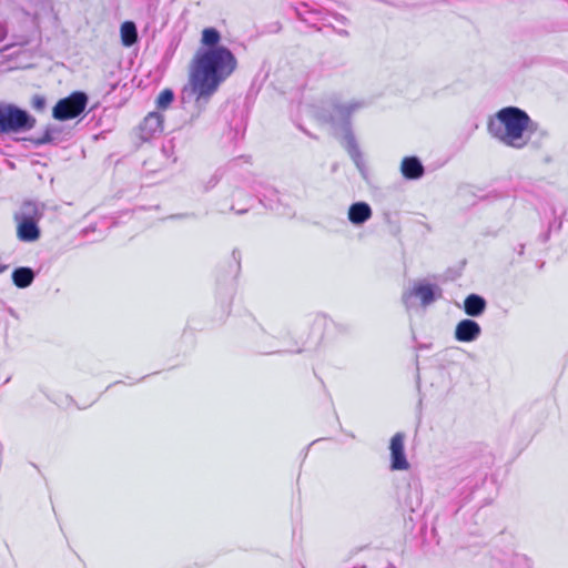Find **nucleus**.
<instances>
[{
    "mask_svg": "<svg viewBox=\"0 0 568 568\" xmlns=\"http://www.w3.org/2000/svg\"><path fill=\"white\" fill-rule=\"evenodd\" d=\"M43 216L42 207L33 201L22 203L13 215L17 223V237L21 242L32 243L40 239L39 221Z\"/></svg>",
    "mask_w": 568,
    "mask_h": 568,
    "instance_id": "obj_4",
    "label": "nucleus"
},
{
    "mask_svg": "<svg viewBox=\"0 0 568 568\" xmlns=\"http://www.w3.org/2000/svg\"><path fill=\"white\" fill-rule=\"evenodd\" d=\"M442 297V288L426 281H416L403 292L402 301L407 310L412 308L418 300L420 306L428 307L437 298Z\"/></svg>",
    "mask_w": 568,
    "mask_h": 568,
    "instance_id": "obj_6",
    "label": "nucleus"
},
{
    "mask_svg": "<svg viewBox=\"0 0 568 568\" xmlns=\"http://www.w3.org/2000/svg\"><path fill=\"white\" fill-rule=\"evenodd\" d=\"M373 215L372 207L366 202L353 203L347 213V217L353 225H362Z\"/></svg>",
    "mask_w": 568,
    "mask_h": 568,
    "instance_id": "obj_11",
    "label": "nucleus"
},
{
    "mask_svg": "<svg viewBox=\"0 0 568 568\" xmlns=\"http://www.w3.org/2000/svg\"><path fill=\"white\" fill-rule=\"evenodd\" d=\"M7 270L6 265L0 264V274L3 273Z\"/></svg>",
    "mask_w": 568,
    "mask_h": 568,
    "instance_id": "obj_19",
    "label": "nucleus"
},
{
    "mask_svg": "<svg viewBox=\"0 0 568 568\" xmlns=\"http://www.w3.org/2000/svg\"><path fill=\"white\" fill-rule=\"evenodd\" d=\"M363 106V102L352 100L334 104L331 113V120L333 124L341 125V132L336 134L341 139L342 145L345 148L348 155L362 174L365 172V162L355 136L351 131L349 119L353 113L357 112Z\"/></svg>",
    "mask_w": 568,
    "mask_h": 568,
    "instance_id": "obj_3",
    "label": "nucleus"
},
{
    "mask_svg": "<svg viewBox=\"0 0 568 568\" xmlns=\"http://www.w3.org/2000/svg\"><path fill=\"white\" fill-rule=\"evenodd\" d=\"M400 172L407 180H418L424 175V166L418 158H404L400 164Z\"/></svg>",
    "mask_w": 568,
    "mask_h": 568,
    "instance_id": "obj_12",
    "label": "nucleus"
},
{
    "mask_svg": "<svg viewBox=\"0 0 568 568\" xmlns=\"http://www.w3.org/2000/svg\"><path fill=\"white\" fill-rule=\"evenodd\" d=\"M87 103L88 97L83 92H73L55 104L53 116L60 121L73 119L84 111Z\"/></svg>",
    "mask_w": 568,
    "mask_h": 568,
    "instance_id": "obj_7",
    "label": "nucleus"
},
{
    "mask_svg": "<svg viewBox=\"0 0 568 568\" xmlns=\"http://www.w3.org/2000/svg\"><path fill=\"white\" fill-rule=\"evenodd\" d=\"M173 99V92L170 89H165L159 94L156 99V105L159 109H165L172 103Z\"/></svg>",
    "mask_w": 568,
    "mask_h": 568,
    "instance_id": "obj_17",
    "label": "nucleus"
},
{
    "mask_svg": "<svg viewBox=\"0 0 568 568\" xmlns=\"http://www.w3.org/2000/svg\"><path fill=\"white\" fill-rule=\"evenodd\" d=\"M236 59L225 47L200 48L190 65L184 94L199 112L205 109L219 87L234 72Z\"/></svg>",
    "mask_w": 568,
    "mask_h": 568,
    "instance_id": "obj_1",
    "label": "nucleus"
},
{
    "mask_svg": "<svg viewBox=\"0 0 568 568\" xmlns=\"http://www.w3.org/2000/svg\"><path fill=\"white\" fill-rule=\"evenodd\" d=\"M481 335L480 325L470 318L462 320L457 323L454 332V337L460 343H471L479 338Z\"/></svg>",
    "mask_w": 568,
    "mask_h": 568,
    "instance_id": "obj_9",
    "label": "nucleus"
},
{
    "mask_svg": "<svg viewBox=\"0 0 568 568\" xmlns=\"http://www.w3.org/2000/svg\"><path fill=\"white\" fill-rule=\"evenodd\" d=\"M220 39H221V34L215 28H205L202 31L201 42H202L203 47H206V48L220 47L219 45Z\"/></svg>",
    "mask_w": 568,
    "mask_h": 568,
    "instance_id": "obj_16",
    "label": "nucleus"
},
{
    "mask_svg": "<svg viewBox=\"0 0 568 568\" xmlns=\"http://www.w3.org/2000/svg\"><path fill=\"white\" fill-rule=\"evenodd\" d=\"M51 141H52V135H51V133L49 131H47L44 133V135L41 139L38 140V143L44 144V143H49Z\"/></svg>",
    "mask_w": 568,
    "mask_h": 568,
    "instance_id": "obj_18",
    "label": "nucleus"
},
{
    "mask_svg": "<svg viewBox=\"0 0 568 568\" xmlns=\"http://www.w3.org/2000/svg\"><path fill=\"white\" fill-rule=\"evenodd\" d=\"M121 41L125 47H131L138 41V30L134 22L125 21L122 23Z\"/></svg>",
    "mask_w": 568,
    "mask_h": 568,
    "instance_id": "obj_15",
    "label": "nucleus"
},
{
    "mask_svg": "<svg viewBox=\"0 0 568 568\" xmlns=\"http://www.w3.org/2000/svg\"><path fill=\"white\" fill-rule=\"evenodd\" d=\"M34 272L30 267H18L12 272V281L19 288L30 286L34 280Z\"/></svg>",
    "mask_w": 568,
    "mask_h": 568,
    "instance_id": "obj_14",
    "label": "nucleus"
},
{
    "mask_svg": "<svg viewBox=\"0 0 568 568\" xmlns=\"http://www.w3.org/2000/svg\"><path fill=\"white\" fill-rule=\"evenodd\" d=\"M163 131V118L159 112L149 113L140 125L141 139L148 141Z\"/></svg>",
    "mask_w": 568,
    "mask_h": 568,
    "instance_id": "obj_10",
    "label": "nucleus"
},
{
    "mask_svg": "<svg viewBox=\"0 0 568 568\" xmlns=\"http://www.w3.org/2000/svg\"><path fill=\"white\" fill-rule=\"evenodd\" d=\"M536 126L529 114L518 106L501 108L487 121L488 134L500 144L515 150H523L528 145Z\"/></svg>",
    "mask_w": 568,
    "mask_h": 568,
    "instance_id": "obj_2",
    "label": "nucleus"
},
{
    "mask_svg": "<svg viewBox=\"0 0 568 568\" xmlns=\"http://www.w3.org/2000/svg\"><path fill=\"white\" fill-rule=\"evenodd\" d=\"M36 119L13 104L0 103V134L31 130Z\"/></svg>",
    "mask_w": 568,
    "mask_h": 568,
    "instance_id": "obj_5",
    "label": "nucleus"
},
{
    "mask_svg": "<svg viewBox=\"0 0 568 568\" xmlns=\"http://www.w3.org/2000/svg\"><path fill=\"white\" fill-rule=\"evenodd\" d=\"M405 439L404 433H396L389 443L390 450V469L392 470H408L410 465L405 454Z\"/></svg>",
    "mask_w": 568,
    "mask_h": 568,
    "instance_id": "obj_8",
    "label": "nucleus"
},
{
    "mask_svg": "<svg viewBox=\"0 0 568 568\" xmlns=\"http://www.w3.org/2000/svg\"><path fill=\"white\" fill-rule=\"evenodd\" d=\"M486 307V300L478 294H469L464 301V312L471 317L483 315Z\"/></svg>",
    "mask_w": 568,
    "mask_h": 568,
    "instance_id": "obj_13",
    "label": "nucleus"
},
{
    "mask_svg": "<svg viewBox=\"0 0 568 568\" xmlns=\"http://www.w3.org/2000/svg\"><path fill=\"white\" fill-rule=\"evenodd\" d=\"M42 103H43L42 100H40V99L37 100V105L40 106V105H42Z\"/></svg>",
    "mask_w": 568,
    "mask_h": 568,
    "instance_id": "obj_20",
    "label": "nucleus"
}]
</instances>
